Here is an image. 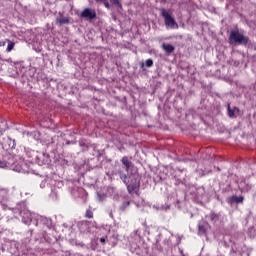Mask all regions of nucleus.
Listing matches in <instances>:
<instances>
[{
	"mask_svg": "<svg viewBox=\"0 0 256 256\" xmlns=\"http://www.w3.org/2000/svg\"><path fill=\"white\" fill-rule=\"evenodd\" d=\"M232 203H243V196H233L232 197Z\"/></svg>",
	"mask_w": 256,
	"mask_h": 256,
	"instance_id": "nucleus-8",
	"label": "nucleus"
},
{
	"mask_svg": "<svg viewBox=\"0 0 256 256\" xmlns=\"http://www.w3.org/2000/svg\"><path fill=\"white\" fill-rule=\"evenodd\" d=\"M100 242L105 244V238H100Z\"/></svg>",
	"mask_w": 256,
	"mask_h": 256,
	"instance_id": "nucleus-17",
	"label": "nucleus"
},
{
	"mask_svg": "<svg viewBox=\"0 0 256 256\" xmlns=\"http://www.w3.org/2000/svg\"><path fill=\"white\" fill-rule=\"evenodd\" d=\"M7 43H8V46H7V51L8 53L13 51V47H15V43H13L11 40H6Z\"/></svg>",
	"mask_w": 256,
	"mask_h": 256,
	"instance_id": "nucleus-9",
	"label": "nucleus"
},
{
	"mask_svg": "<svg viewBox=\"0 0 256 256\" xmlns=\"http://www.w3.org/2000/svg\"><path fill=\"white\" fill-rule=\"evenodd\" d=\"M5 47V41H3V42H0V47Z\"/></svg>",
	"mask_w": 256,
	"mask_h": 256,
	"instance_id": "nucleus-16",
	"label": "nucleus"
},
{
	"mask_svg": "<svg viewBox=\"0 0 256 256\" xmlns=\"http://www.w3.org/2000/svg\"><path fill=\"white\" fill-rule=\"evenodd\" d=\"M122 163L123 165H125V167H127V169H129V160L127 159V157H124L122 159Z\"/></svg>",
	"mask_w": 256,
	"mask_h": 256,
	"instance_id": "nucleus-10",
	"label": "nucleus"
},
{
	"mask_svg": "<svg viewBox=\"0 0 256 256\" xmlns=\"http://www.w3.org/2000/svg\"><path fill=\"white\" fill-rule=\"evenodd\" d=\"M95 1H97V3H103V1L105 0H95Z\"/></svg>",
	"mask_w": 256,
	"mask_h": 256,
	"instance_id": "nucleus-18",
	"label": "nucleus"
},
{
	"mask_svg": "<svg viewBox=\"0 0 256 256\" xmlns=\"http://www.w3.org/2000/svg\"><path fill=\"white\" fill-rule=\"evenodd\" d=\"M139 188V182H135V184L128 185V191L131 193L132 191H137Z\"/></svg>",
	"mask_w": 256,
	"mask_h": 256,
	"instance_id": "nucleus-6",
	"label": "nucleus"
},
{
	"mask_svg": "<svg viewBox=\"0 0 256 256\" xmlns=\"http://www.w3.org/2000/svg\"><path fill=\"white\" fill-rule=\"evenodd\" d=\"M199 232L200 233H205V227L199 226Z\"/></svg>",
	"mask_w": 256,
	"mask_h": 256,
	"instance_id": "nucleus-14",
	"label": "nucleus"
},
{
	"mask_svg": "<svg viewBox=\"0 0 256 256\" xmlns=\"http://www.w3.org/2000/svg\"><path fill=\"white\" fill-rule=\"evenodd\" d=\"M162 48L164 51H166V53H173V51H175V47H173L171 44H162Z\"/></svg>",
	"mask_w": 256,
	"mask_h": 256,
	"instance_id": "nucleus-5",
	"label": "nucleus"
},
{
	"mask_svg": "<svg viewBox=\"0 0 256 256\" xmlns=\"http://www.w3.org/2000/svg\"><path fill=\"white\" fill-rule=\"evenodd\" d=\"M86 217H87L88 219H93V212H92L91 210H88V211L86 212Z\"/></svg>",
	"mask_w": 256,
	"mask_h": 256,
	"instance_id": "nucleus-13",
	"label": "nucleus"
},
{
	"mask_svg": "<svg viewBox=\"0 0 256 256\" xmlns=\"http://www.w3.org/2000/svg\"><path fill=\"white\" fill-rule=\"evenodd\" d=\"M69 23V19L65 16H60L56 19V25H67Z\"/></svg>",
	"mask_w": 256,
	"mask_h": 256,
	"instance_id": "nucleus-4",
	"label": "nucleus"
},
{
	"mask_svg": "<svg viewBox=\"0 0 256 256\" xmlns=\"http://www.w3.org/2000/svg\"><path fill=\"white\" fill-rule=\"evenodd\" d=\"M104 5L107 7V9H109V2H105Z\"/></svg>",
	"mask_w": 256,
	"mask_h": 256,
	"instance_id": "nucleus-15",
	"label": "nucleus"
},
{
	"mask_svg": "<svg viewBox=\"0 0 256 256\" xmlns=\"http://www.w3.org/2000/svg\"><path fill=\"white\" fill-rule=\"evenodd\" d=\"M96 15L95 10L89 8L84 9V11L81 13V17L89 20L95 19Z\"/></svg>",
	"mask_w": 256,
	"mask_h": 256,
	"instance_id": "nucleus-3",
	"label": "nucleus"
},
{
	"mask_svg": "<svg viewBox=\"0 0 256 256\" xmlns=\"http://www.w3.org/2000/svg\"><path fill=\"white\" fill-rule=\"evenodd\" d=\"M228 41L230 45H247L249 43V37L243 35L239 30H232Z\"/></svg>",
	"mask_w": 256,
	"mask_h": 256,
	"instance_id": "nucleus-1",
	"label": "nucleus"
},
{
	"mask_svg": "<svg viewBox=\"0 0 256 256\" xmlns=\"http://www.w3.org/2000/svg\"><path fill=\"white\" fill-rule=\"evenodd\" d=\"M145 65H146V67H152L153 66V60L152 59L146 60Z\"/></svg>",
	"mask_w": 256,
	"mask_h": 256,
	"instance_id": "nucleus-12",
	"label": "nucleus"
},
{
	"mask_svg": "<svg viewBox=\"0 0 256 256\" xmlns=\"http://www.w3.org/2000/svg\"><path fill=\"white\" fill-rule=\"evenodd\" d=\"M235 113H239V109L234 108L231 110V108L228 106V115L229 117H235Z\"/></svg>",
	"mask_w": 256,
	"mask_h": 256,
	"instance_id": "nucleus-7",
	"label": "nucleus"
},
{
	"mask_svg": "<svg viewBox=\"0 0 256 256\" xmlns=\"http://www.w3.org/2000/svg\"><path fill=\"white\" fill-rule=\"evenodd\" d=\"M145 66V64L144 63H141V67H144Z\"/></svg>",
	"mask_w": 256,
	"mask_h": 256,
	"instance_id": "nucleus-19",
	"label": "nucleus"
},
{
	"mask_svg": "<svg viewBox=\"0 0 256 256\" xmlns=\"http://www.w3.org/2000/svg\"><path fill=\"white\" fill-rule=\"evenodd\" d=\"M110 2L112 3V5H115L116 7H121V3L119 2V0H110Z\"/></svg>",
	"mask_w": 256,
	"mask_h": 256,
	"instance_id": "nucleus-11",
	"label": "nucleus"
},
{
	"mask_svg": "<svg viewBox=\"0 0 256 256\" xmlns=\"http://www.w3.org/2000/svg\"><path fill=\"white\" fill-rule=\"evenodd\" d=\"M161 15L165 20L166 27H170V29H179V24L175 22V19L171 17V14L167 12V10L161 9Z\"/></svg>",
	"mask_w": 256,
	"mask_h": 256,
	"instance_id": "nucleus-2",
	"label": "nucleus"
}]
</instances>
